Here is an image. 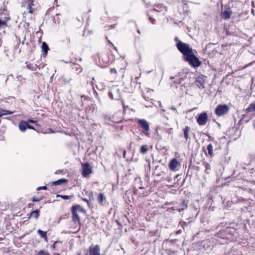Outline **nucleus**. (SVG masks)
I'll return each instance as SVG.
<instances>
[{
    "instance_id": "nucleus-1",
    "label": "nucleus",
    "mask_w": 255,
    "mask_h": 255,
    "mask_svg": "<svg viewBox=\"0 0 255 255\" xmlns=\"http://www.w3.org/2000/svg\"><path fill=\"white\" fill-rule=\"evenodd\" d=\"M171 79H175L171 86L174 88H178L179 86L180 89L182 91L184 90L183 89L185 88V84L188 81L186 74L183 73H179L178 75L173 78L171 77Z\"/></svg>"
},
{
    "instance_id": "nucleus-2",
    "label": "nucleus",
    "mask_w": 255,
    "mask_h": 255,
    "mask_svg": "<svg viewBox=\"0 0 255 255\" xmlns=\"http://www.w3.org/2000/svg\"><path fill=\"white\" fill-rule=\"evenodd\" d=\"M178 49L185 56L192 53V49L188 44L182 42L180 40L176 44Z\"/></svg>"
},
{
    "instance_id": "nucleus-3",
    "label": "nucleus",
    "mask_w": 255,
    "mask_h": 255,
    "mask_svg": "<svg viewBox=\"0 0 255 255\" xmlns=\"http://www.w3.org/2000/svg\"><path fill=\"white\" fill-rule=\"evenodd\" d=\"M184 60L194 67H198L201 64L199 60L193 54V52L184 57Z\"/></svg>"
},
{
    "instance_id": "nucleus-4",
    "label": "nucleus",
    "mask_w": 255,
    "mask_h": 255,
    "mask_svg": "<svg viewBox=\"0 0 255 255\" xmlns=\"http://www.w3.org/2000/svg\"><path fill=\"white\" fill-rule=\"evenodd\" d=\"M137 123L142 128V132L145 135L148 136V131L149 130V126L147 122L144 119H138Z\"/></svg>"
},
{
    "instance_id": "nucleus-5",
    "label": "nucleus",
    "mask_w": 255,
    "mask_h": 255,
    "mask_svg": "<svg viewBox=\"0 0 255 255\" xmlns=\"http://www.w3.org/2000/svg\"><path fill=\"white\" fill-rule=\"evenodd\" d=\"M229 110V107L226 105H220L218 106L215 110V114L218 116H221L226 114Z\"/></svg>"
},
{
    "instance_id": "nucleus-6",
    "label": "nucleus",
    "mask_w": 255,
    "mask_h": 255,
    "mask_svg": "<svg viewBox=\"0 0 255 255\" xmlns=\"http://www.w3.org/2000/svg\"><path fill=\"white\" fill-rule=\"evenodd\" d=\"M82 166L83 168L82 175L83 177H86L92 172V167L88 162L83 163Z\"/></svg>"
},
{
    "instance_id": "nucleus-7",
    "label": "nucleus",
    "mask_w": 255,
    "mask_h": 255,
    "mask_svg": "<svg viewBox=\"0 0 255 255\" xmlns=\"http://www.w3.org/2000/svg\"><path fill=\"white\" fill-rule=\"evenodd\" d=\"M208 120V115L206 113H202L199 115L197 120L198 124L200 126L206 125Z\"/></svg>"
},
{
    "instance_id": "nucleus-8",
    "label": "nucleus",
    "mask_w": 255,
    "mask_h": 255,
    "mask_svg": "<svg viewBox=\"0 0 255 255\" xmlns=\"http://www.w3.org/2000/svg\"><path fill=\"white\" fill-rule=\"evenodd\" d=\"M86 255H100V248L98 245L90 247L89 249V254Z\"/></svg>"
},
{
    "instance_id": "nucleus-9",
    "label": "nucleus",
    "mask_w": 255,
    "mask_h": 255,
    "mask_svg": "<svg viewBox=\"0 0 255 255\" xmlns=\"http://www.w3.org/2000/svg\"><path fill=\"white\" fill-rule=\"evenodd\" d=\"M204 84L205 77L203 76L200 75L196 78L195 84L198 87L201 89L204 88Z\"/></svg>"
},
{
    "instance_id": "nucleus-10",
    "label": "nucleus",
    "mask_w": 255,
    "mask_h": 255,
    "mask_svg": "<svg viewBox=\"0 0 255 255\" xmlns=\"http://www.w3.org/2000/svg\"><path fill=\"white\" fill-rule=\"evenodd\" d=\"M180 165L179 161L175 158L172 159L169 163V168L171 171H175Z\"/></svg>"
},
{
    "instance_id": "nucleus-11",
    "label": "nucleus",
    "mask_w": 255,
    "mask_h": 255,
    "mask_svg": "<svg viewBox=\"0 0 255 255\" xmlns=\"http://www.w3.org/2000/svg\"><path fill=\"white\" fill-rule=\"evenodd\" d=\"M27 122L24 121H21L18 125V128L21 132H24L27 129Z\"/></svg>"
},
{
    "instance_id": "nucleus-12",
    "label": "nucleus",
    "mask_w": 255,
    "mask_h": 255,
    "mask_svg": "<svg viewBox=\"0 0 255 255\" xmlns=\"http://www.w3.org/2000/svg\"><path fill=\"white\" fill-rule=\"evenodd\" d=\"M71 212L73 215L72 221L74 222L75 224H78V225H80V219L77 213L72 210H71Z\"/></svg>"
},
{
    "instance_id": "nucleus-13",
    "label": "nucleus",
    "mask_w": 255,
    "mask_h": 255,
    "mask_svg": "<svg viewBox=\"0 0 255 255\" xmlns=\"http://www.w3.org/2000/svg\"><path fill=\"white\" fill-rule=\"evenodd\" d=\"M23 4L24 6L27 5L28 9V12L30 13H33V10L31 6L33 5V0H23Z\"/></svg>"
},
{
    "instance_id": "nucleus-14",
    "label": "nucleus",
    "mask_w": 255,
    "mask_h": 255,
    "mask_svg": "<svg viewBox=\"0 0 255 255\" xmlns=\"http://www.w3.org/2000/svg\"><path fill=\"white\" fill-rule=\"evenodd\" d=\"M71 210L74 211L76 212H82L84 213H86V210L83 209L81 206L79 205H76L74 206H73L71 209Z\"/></svg>"
},
{
    "instance_id": "nucleus-15",
    "label": "nucleus",
    "mask_w": 255,
    "mask_h": 255,
    "mask_svg": "<svg viewBox=\"0 0 255 255\" xmlns=\"http://www.w3.org/2000/svg\"><path fill=\"white\" fill-rule=\"evenodd\" d=\"M190 131L191 128L188 126H185L183 128L184 137L186 141H187L189 138V133Z\"/></svg>"
},
{
    "instance_id": "nucleus-16",
    "label": "nucleus",
    "mask_w": 255,
    "mask_h": 255,
    "mask_svg": "<svg viewBox=\"0 0 255 255\" xmlns=\"http://www.w3.org/2000/svg\"><path fill=\"white\" fill-rule=\"evenodd\" d=\"M156 8H154L152 10H151V11L159 12L166 10L165 6H163L162 4H158L156 6Z\"/></svg>"
},
{
    "instance_id": "nucleus-17",
    "label": "nucleus",
    "mask_w": 255,
    "mask_h": 255,
    "mask_svg": "<svg viewBox=\"0 0 255 255\" xmlns=\"http://www.w3.org/2000/svg\"><path fill=\"white\" fill-rule=\"evenodd\" d=\"M68 182V180L66 179H60L57 181L52 182L51 183L52 185H61Z\"/></svg>"
},
{
    "instance_id": "nucleus-18",
    "label": "nucleus",
    "mask_w": 255,
    "mask_h": 255,
    "mask_svg": "<svg viewBox=\"0 0 255 255\" xmlns=\"http://www.w3.org/2000/svg\"><path fill=\"white\" fill-rule=\"evenodd\" d=\"M231 13L232 12L231 11L226 10L222 12V15L224 19H228L230 18Z\"/></svg>"
},
{
    "instance_id": "nucleus-19",
    "label": "nucleus",
    "mask_w": 255,
    "mask_h": 255,
    "mask_svg": "<svg viewBox=\"0 0 255 255\" xmlns=\"http://www.w3.org/2000/svg\"><path fill=\"white\" fill-rule=\"evenodd\" d=\"M39 210H36L32 211L30 214V216L28 217V218H29L30 217H33L35 219H37L38 218L39 215Z\"/></svg>"
},
{
    "instance_id": "nucleus-20",
    "label": "nucleus",
    "mask_w": 255,
    "mask_h": 255,
    "mask_svg": "<svg viewBox=\"0 0 255 255\" xmlns=\"http://www.w3.org/2000/svg\"><path fill=\"white\" fill-rule=\"evenodd\" d=\"M13 113V112H11L8 110H1L0 111V117L4 115H10Z\"/></svg>"
},
{
    "instance_id": "nucleus-21",
    "label": "nucleus",
    "mask_w": 255,
    "mask_h": 255,
    "mask_svg": "<svg viewBox=\"0 0 255 255\" xmlns=\"http://www.w3.org/2000/svg\"><path fill=\"white\" fill-rule=\"evenodd\" d=\"M37 233L42 238H44L45 240H46L47 237L46 235V232L43 231L40 229L37 230Z\"/></svg>"
},
{
    "instance_id": "nucleus-22",
    "label": "nucleus",
    "mask_w": 255,
    "mask_h": 255,
    "mask_svg": "<svg viewBox=\"0 0 255 255\" xmlns=\"http://www.w3.org/2000/svg\"><path fill=\"white\" fill-rule=\"evenodd\" d=\"M106 200V198L104 195L103 193H100L99 195V197H98V201H99V203L101 204V205H103V203L104 202V201H105Z\"/></svg>"
},
{
    "instance_id": "nucleus-23",
    "label": "nucleus",
    "mask_w": 255,
    "mask_h": 255,
    "mask_svg": "<svg viewBox=\"0 0 255 255\" xmlns=\"http://www.w3.org/2000/svg\"><path fill=\"white\" fill-rule=\"evenodd\" d=\"M148 148L147 145H143L141 146L140 149V152L142 154H145L148 151Z\"/></svg>"
},
{
    "instance_id": "nucleus-24",
    "label": "nucleus",
    "mask_w": 255,
    "mask_h": 255,
    "mask_svg": "<svg viewBox=\"0 0 255 255\" xmlns=\"http://www.w3.org/2000/svg\"><path fill=\"white\" fill-rule=\"evenodd\" d=\"M41 48L42 50L44 51L45 54H46L48 52V50H49V47L47 44L46 43V42H43L42 43Z\"/></svg>"
},
{
    "instance_id": "nucleus-25",
    "label": "nucleus",
    "mask_w": 255,
    "mask_h": 255,
    "mask_svg": "<svg viewBox=\"0 0 255 255\" xmlns=\"http://www.w3.org/2000/svg\"><path fill=\"white\" fill-rule=\"evenodd\" d=\"M207 148L209 154L211 156H212L213 155V146L212 144L211 143L209 144L207 146Z\"/></svg>"
},
{
    "instance_id": "nucleus-26",
    "label": "nucleus",
    "mask_w": 255,
    "mask_h": 255,
    "mask_svg": "<svg viewBox=\"0 0 255 255\" xmlns=\"http://www.w3.org/2000/svg\"><path fill=\"white\" fill-rule=\"evenodd\" d=\"M180 206H181V207L177 209V210L179 212H181L182 211L184 210L185 207L187 206V205L185 204V201H183L182 202V204H181Z\"/></svg>"
},
{
    "instance_id": "nucleus-27",
    "label": "nucleus",
    "mask_w": 255,
    "mask_h": 255,
    "mask_svg": "<svg viewBox=\"0 0 255 255\" xmlns=\"http://www.w3.org/2000/svg\"><path fill=\"white\" fill-rule=\"evenodd\" d=\"M114 90H112L111 92H110L109 93V97L112 99H118L119 97H114L113 95V92H114Z\"/></svg>"
},
{
    "instance_id": "nucleus-28",
    "label": "nucleus",
    "mask_w": 255,
    "mask_h": 255,
    "mask_svg": "<svg viewBox=\"0 0 255 255\" xmlns=\"http://www.w3.org/2000/svg\"><path fill=\"white\" fill-rule=\"evenodd\" d=\"M205 166L206 168L205 172H206V173L208 174V173H209L208 170L210 169V165L209 164L206 163L205 164Z\"/></svg>"
},
{
    "instance_id": "nucleus-29",
    "label": "nucleus",
    "mask_w": 255,
    "mask_h": 255,
    "mask_svg": "<svg viewBox=\"0 0 255 255\" xmlns=\"http://www.w3.org/2000/svg\"><path fill=\"white\" fill-rule=\"evenodd\" d=\"M38 255H50V254L47 252L41 250L38 252Z\"/></svg>"
},
{
    "instance_id": "nucleus-30",
    "label": "nucleus",
    "mask_w": 255,
    "mask_h": 255,
    "mask_svg": "<svg viewBox=\"0 0 255 255\" xmlns=\"http://www.w3.org/2000/svg\"><path fill=\"white\" fill-rule=\"evenodd\" d=\"M6 25V21L0 19V28Z\"/></svg>"
},
{
    "instance_id": "nucleus-31",
    "label": "nucleus",
    "mask_w": 255,
    "mask_h": 255,
    "mask_svg": "<svg viewBox=\"0 0 255 255\" xmlns=\"http://www.w3.org/2000/svg\"><path fill=\"white\" fill-rule=\"evenodd\" d=\"M63 42H64L67 44H69L71 43L70 38L69 37H67L66 40H62Z\"/></svg>"
},
{
    "instance_id": "nucleus-32",
    "label": "nucleus",
    "mask_w": 255,
    "mask_h": 255,
    "mask_svg": "<svg viewBox=\"0 0 255 255\" xmlns=\"http://www.w3.org/2000/svg\"><path fill=\"white\" fill-rule=\"evenodd\" d=\"M248 110H253V111H255V103L251 104L250 106V107L248 108Z\"/></svg>"
},
{
    "instance_id": "nucleus-33",
    "label": "nucleus",
    "mask_w": 255,
    "mask_h": 255,
    "mask_svg": "<svg viewBox=\"0 0 255 255\" xmlns=\"http://www.w3.org/2000/svg\"><path fill=\"white\" fill-rule=\"evenodd\" d=\"M41 199H42L41 197H40V198L33 197L32 198V201L33 202H38V201H39L40 200H41Z\"/></svg>"
},
{
    "instance_id": "nucleus-34",
    "label": "nucleus",
    "mask_w": 255,
    "mask_h": 255,
    "mask_svg": "<svg viewBox=\"0 0 255 255\" xmlns=\"http://www.w3.org/2000/svg\"><path fill=\"white\" fill-rule=\"evenodd\" d=\"M61 197L64 200H68L70 199V196L68 195H61Z\"/></svg>"
},
{
    "instance_id": "nucleus-35",
    "label": "nucleus",
    "mask_w": 255,
    "mask_h": 255,
    "mask_svg": "<svg viewBox=\"0 0 255 255\" xmlns=\"http://www.w3.org/2000/svg\"><path fill=\"white\" fill-rule=\"evenodd\" d=\"M27 68L32 71L35 70V69L33 68V67L31 64H27Z\"/></svg>"
},
{
    "instance_id": "nucleus-36",
    "label": "nucleus",
    "mask_w": 255,
    "mask_h": 255,
    "mask_svg": "<svg viewBox=\"0 0 255 255\" xmlns=\"http://www.w3.org/2000/svg\"><path fill=\"white\" fill-rule=\"evenodd\" d=\"M41 189L46 190V189H47V187L46 186H40V187H38L37 188V190H41Z\"/></svg>"
},
{
    "instance_id": "nucleus-37",
    "label": "nucleus",
    "mask_w": 255,
    "mask_h": 255,
    "mask_svg": "<svg viewBox=\"0 0 255 255\" xmlns=\"http://www.w3.org/2000/svg\"><path fill=\"white\" fill-rule=\"evenodd\" d=\"M149 20L150 21V22L152 23V24L154 23L155 20L154 18H153L151 17H149Z\"/></svg>"
},
{
    "instance_id": "nucleus-38",
    "label": "nucleus",
    "mask_w": 255,
    "mask_h": 255,
    "mask_svg": "<svg viewBox=\"0 0 255 255\" xmlns=\"http://www.w3.org/2000/svg\"><path fill=\"white\" fill-rule=\"evenodd\" d=\"M110 72L111 74H113V73L116 74L117 73L116 70L115 68L111 69Z\"/></svg>"
},
{
    "instance_id": "nucleus-39",
    "label": "nucleus",
    "mask_w": 255,
    "mask_h": 255,
    "mask_svg": "<svg viewBox=\"0 0 255 255\" xmlns=\"http://www.w3.org/2000/svg\"><path fill=\"white\" fill-rule=\"evenodd\" d=\"M27 122V123H36V121L33 120H28L26 122Z\"/></svg>"
},
{
    "instance_id": "nucleus-40",
    "label": "nucleus",
    "mask_w": 255,
    "mask_h": 255,
    "mask_svg": "<svg viewBox=\"0 0 255 255\" xmlns=\"http://www.w3.org/2000/svg\"><path fill=\"white\" fill-rule=\"evenodd\" d=\"M27 128L32 129H35V128L33 127H32V126H30V125H29L28 124V126H27Z\"/></svg>"
},
{
    "instance_id": "nucleus-41",
    "label": "nucleus",
    "mask_w": 255,
    "mask_h": 255,
    "mask_svg": "<svg viewBox=\"0 0 255 255\" xmlns=\"http://www.w3.org/2000/svg\"><path fill=\"white\" fill-rule=\"evenodd\" d=\"M83 200H84V201L86 202L87 203V204L89 205V201L86 199V198H83Z\"/></svg>"
},
{
    "instance_id": "nucleus-42",
    "label": "nucleus",
    "mask_w": 255,
    "mask_h": 255,
    "mask_svg": "<svg viewBox=\"0 0 255 255\" xmlns=\"http://www.w3.org/2000/svg\"><path fill=\"white\" fill-rule=\"evenodd\" d=\"M109 43H111V42H110L109 41ZM111 44H112V46H113V47H114V49H115L116 50H117V48H116V47H115V46L113 45V43H111Z\"/></svg>"
},
{
    "instance_id": "nucleus-43",
    "label": "nucleus",
    "mask_w": 255,
    "mask_h": 255,
    "mask_svg": "<svg viewBox=\"0 0 255 255\" xmlns=\"http://www.w3.org/2000/svg\"><path fill=\"white\" fill-rule=\"evenodd\" d=\"M61 195H59V194H58V195H56V197H61Z\"/></svg>"
},
{
    "instance_id": "nucleus-44",
    "label": "nucleus",
    "mask_w": 255,
    "mask_h": 255,
    "mask_svg": "<svg viewBox=\"0 0 255 255\" xmlns=\"http://www.w3.org/2000/svg\"><path fill=\"white\" fill-rule=\"evenodd\" d=\"M111 26L112 28H114V27H115V25H111Z\"/></svg>"
},
{
    "instance_id": "nucleus-45",
    "label": "nucleus",
    "mask_w": 255,
    "mask_h": 255,
    "mask_svg": "<svg viewBox=\"0 0 255 255\" xmlns=\"http://www.w3.org/2000/svg\"><path fill=\"white\" fill-rule=\"evenodd\" d=\"M175 40H178V41H179V40L178 39V38H177V37H175Z\"/></svg>"
},
{
    "instance_id": "nucleus-46",
    "label": "nucleus",
    "mask_w": 255,
    "mask_h": 255,
    "mask_svg": "<svg viewBox=\"0 0 255 255\" xmlns=\"http://www.w3.org/2000/svg\"><path fill=\"white\" fill-rule=\"evenodd\" d=\"M180 233V231H178L177 232V234H179Z\"/></svg>"
},
{
    "instance_id": "nucleus-47",
    "label": "nucleus",
    "mask_w": 255,
    "mask_h": 255,
    "mask_svg": "<svg viewBox=\"0 0 255 255\" xmlns=\"http://www.w3.org/2000/svg\"><path fill=\"white\" fill-rule=\"evenodd\" d=\"M163 112H164L165 111L163 109L161 110Z\"/></svg>"
}]
</instances>
